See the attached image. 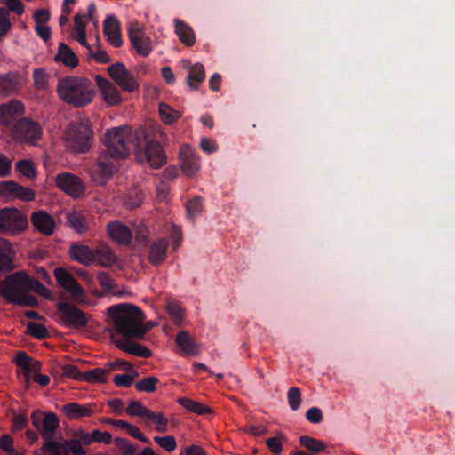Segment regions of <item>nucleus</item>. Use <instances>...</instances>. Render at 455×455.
<instances>
[{
  "instance_id": "obj_14",
  "label": "nucleus",
  "mask_w": 455,
  "mask_h": 455,
  "mask_svg": "<svg viewBox=\"0 0 455 455\" xmlns=\"http://www.w3.org/2000/svg\"><path fill=\"white\" fill-rule=\"evenodd\" d=\"M57 309L60 314L62 322L69 327H83L87 323L85 314L75 305L60 302Z\"/></svg>"
},
{
  "instance_id": "obj_58",
  "label": "nucleus",
  "mask_w": 455,
  "mask_h": 455,
  "mask_svg": "<svg viewBox=\"0 0 455 455\" xmlns=\"http://www.w3.org/2000/svg\"><path fill=\"white\" fill-rule=\"evenodd\" d=\"M133 382V378L129 374H118L114 377V383L117 387H130Z\"/></svg>"
},
{
  "instance_id": "obj_33",
  "label": "nucleus",
  "mask_w": 455,
  "mask_h": 455,
  "mask_svg": "<svg viewBox=\"0 0 455 455\" xmlns=\"http://www.w3.org/2000/svg\"><path fill=\"white\" fill-rule=\"evenodd\" d=\"M204 78L205 71L204 66L202 64H196L189 68L187 83L190 88L197 89Z\"/></svg>"
},
{
  "instance_id": "obj_19",
  "label": "nucleus",
  "mask_w": 455,
  "mask_h": 455,
  "mask_svg": "<svg viewBox=\"0 0 455 455\" xmlns=\"http://www.w3.org/2000/svg\"><path fill=\"white\" fill-rule=\"evenodd\" d=\"M68 255L76 262L84 266H90L95 261V253L88 245L81 243L70 244Z\"/></svg>"
},
{
  "instance_id": "obj_60",
  "label": "nucleus",
  "mask_w": 455,
  "mask_h": 455,
  "mask_svg": "<svg viewBox=\"0 0 455 455\" xmlns=\"http://www.w3.org/2000/svg\"><path fill=\"white\" fill-rule=\"evenodd\" d=\"M2 2L5 4L9 9L19 15L24 12V5L20 0H2Z\"/></svg>"
},
{
  "instance_id": "obj_7",
  "label": "nucleus",
  "mask_w": 455,
  "mask_h": 455,
  "mask_svg": "<svg viewBox=\"0 0 455 455\" xmlns=\"http://www.w3.org/2000/svg\"><path fill=\"white\" fill-rule=\"evenodd\" d=\"M53 275L59 286L68 293L75 302L81 306L89 304L90 299L70 269L56 267Z\"/></svg>"
},
{
  "instance_id": "obj_39",
  "label": "nucleus",
  "mask_w": 455,
  "mask_h": 455,
  "mask_svg": "<svg viewBox=\"0 0 455 455\" xmlns=\"http://www.w3.org/2000/svg\"><path fill=\"white\" fill-rule=\"evenodd\" d=\"M149 409L137 401H132L126 408V413L130 416H137L146 419L149 412Z\"/></svg>"
},
{
  "instance_id": "obj_1",
  "label": "nucleus",
  "mask_w": 455,
  "mask_h": 455,
  "mask_svg": "<svg viewBox=\"0 0 455 455\" xmlns=\"http://www.w3.org/2000/svg\"><path fill=\"white\" fill-rule=\"evenodd\" d=\"M103 141L106 152L99 156L96 165L100 183H103L117 170L116 162L129 156L131 145L138 147L136 132L134 133L128 126L108 129L103 136Z\"/></svg>"
},
{
  "instance_id": "obj_54",
  "label": "nucleus",
  "mask_w": 455,
  "mask_h": 455,
  "mask_svg": "<svg viewBox=\"0 0 455 455\" xmlns=\"http://www.w3.org/2000/svg\"><path fill=\"white\" fill-rule=\"evenodd\" d=\"M50 19V12L47 9H39L36 10L34 13V20L36 23V26L45 25V23Z\"/></svg>"
},
{
  "instance_id": "obj_2",
  "label": "nucleus",
  "mask_w": 455,
  "mask_h": 455,
  "mask_svg": "<svg viewBox=\"0 0 455 455\" xmlns=\"http://www.w3.org/2000/svg\"><path fill=\"white\" fill-rule=\"evenodd\" d=\"M31 291L44 297L48 295V290L40 282L23 271L15 272L0 281V294L11 303L35 306L36 299L28 295Z\"/></svg>"
},
{
  "instance_id": "obj_47",
  "label": "nucleus",
  "mask_w": 455,
  "mask_h": 455,
  "mask_svg": "<svg viewBox=\"0 0 455 455\" xmlns=\"http://www.w3.org/2000/svg\"><path fill=\"white\" fill-rule=\"evenodd\" d=\"M40 370L41 363L36 360H32L28 367L22 370L26 378L27 385L28 384L30 379H34L35 375H37L40 372Z\"/></svg>"
},
{
  "instance_id": "obj_46",
  "label": "nucleus",
  "mask_w": 455,
  "mask_h": 455,
  "mask_svg": "<svg viewBox=\"0 0 455 455\" xmlns=\"http://www.w3.org/2000/svg\"><path fill=\"white\" fill-rule=\"evenodd\" d=\"M287 395L291 409L298 410L301 403L300 390L298 387H291L289 389Z\"/></svg>"
},
{
  "instance_id": "obj_48",
  "label": "nucleus",
  "mask_w": 455,
  "mask_h": 455,
  "mask_svg": "<svg viewBox=\"0 0 455 455\" xmlns=\"http://www.w3.org/2000/svg\"><path fill=\"white\" fill-rule=\"evenodd\" d=\"M14 91V83L8 76H0V96L9 95Z\"/></svg>"
},
{
  "instance_id": "obj_45",
  "label": "nucleus",
  "mask_w": 455,
  "mask_h": 455,
  "mask_svg": "<svg viewBox=\"0 0 455 455\" xmlns=\"http://www.w3.org/2000/svg\"><path fill=\"white\" fill-rule=\"evenodd\" d=\"M284 436L278 435L277 436L268 438L267 440V445L268 449L275 455H280L283 451V441Z\"/></svg>"
},
{
  "instance_id": "obj_23",
  "label": "nucleus",
  "mask_w": 455,
  "mask_h": 455,
  "mask_svg": "<svg viewBox=\"0 0 455 455\" xmlns=\"http://www.w3.org/2000/svg\"><path fill=\"white\" fill-rule=\"evenodd\" d=\"M31 221L37 231L46 235H52L55 229L53 218L44 211L34 212Z\"/></svg>"
},
{
  "instance_id": "obj_6",
  "label": "nucleus",
  "mask_w": 455,
  "mask_h": 455,
  "mask_svg": "<svg viewBox=\"0 0 455 455\" xmlns=\"http://www.w3.org/2000/svg\"><path fill=\"white\" fill-rule=\"evenodd\" d=\"M92 130L88 120L74 122L66 130L64 140L74 151L84 152L89 149Z\"/></svg>"
},
{
  "instance_id": "obj_11",
  "label": "nucleus",
  "mask_w": 455,
  "mask_h": 455,
  "mask_svg": "<svg viewBox=\"0 0 455 455\" xmlns=\"http://www.w3.org/2000/svg\"><path fill=\"white\" fill-rule=\"evenodd\" d=\"M12 137L16 140L35 145L42 137V129L38 124L22 119L13 126Z\"/></svg>"
},
{
  "instance_id": "obj_27",
  "label": "nucleus",
  "mask_w": 455,
  "mask_h": 455,
  "mask_svg": "<svg viewBox=\"0 0 455 455\" xmlns=\"http://www.w3.org/2000/svg\"><path fill=\"white\" fill-rule=\"evenodd\" d=\"M14 251L6 240L0 237V270L11 271L13 265Z\"/></svg>"
},
{
  "instance_id": "obj_5",
  "label": "nucleus",
  "mask_w": 455,
  "mask_h": 455,
  "mask_svg": "<svg viewBox=\"0 0 455 455\" xmlns=\"http://www.w3.org/2000/svg\"><path fill=\"white\" fill-rule=\"evenodd\" d=\"M136 158L139 163L148 165L153 169H158L167 162L165 153L162 146L152 140H149L148 132L144 129L136 132Z\"/></svg>"
},
{
  "instance_id": "obj_3",
  "label": "nucleus",
  "mask_w": 455,
  "mask_h": 455,
  "mask_svg": "<svg viewBox=\"0 0 455 455\" xmlns=\"http://www.w3.org/2000/svg\"><path fill=\"white\" fill-rule=\"evenodd\" d=\"M108 313L118 333L127 339H141L147 332L143 312L132 304L110 307Z\"/></svg>"
},
{
  "instance_id": "obj_40",
  "label": "nucleus",
  "mask_w": 455,
  "mask_h": 455,
  "mask_svg": "<svg viewBox=\"0 0 455 455\" xmlns=\"http://www.w3.org/2000/svg\"><path fill=\"white\" fill-rule=\"evenodd\" d=\"M158 379L155 376H150L135 384L136 388L141 392L152 393L156 389Z\"/></svg>"
},
{
  "instance_id": "obj_25",
  "label": "nucleus",
  "mask_w": 455,
  "mask_h": 455,
  "mask_svg": "<svg viewBox=\"0 0 455 455\" xmlns=\"http://www.w3.org/2000/svg\"><path fill=\"white\" fill-rule=\"evenodd\" d=\"M104 33L108 36L110 44L114 47H119L122 44L120 24L116 18L110 16L106 19Z\"/></svg>"
},
{
  "instance_id": "obj_15",
  "label": "nucleus",
  "mask_w": 455,
  "mask_h": 455,
  "mask_svg": "<svg viewBox=\"0 0 455 455\" xmlns=\"http://www.w3.org/2000/svg\"><path fill=\"white\" fill-rule=\"evenodd\" d=\"M180 168L188 177H195L200 170V159L188 144L180 147Z\"/></svg>"
},
{
  "instance_id": "obj_38",
  "label": "nucleus",
  "mask_w": 455,
  "mask_h": 455,
  "mask_svg": "<svg viewBox=\"0 0 455 455\" xmlns=\"http://www.w3.org/2000/svg\"><path fill=\"white\" fill-rule=\"evenodd\" d=\"M145 420L154 424L156 430L159 433H165L167 431L168 419L163 413H155L149 411Z\"/></svg>"
},
{
  "instance_id": "obj_59",
  "label": "nucleus",
  "mask_w": 455,
  "mask_h": 455,
  "mask_svg": "<svg viewBox=\"0 0 455 455\" xmlns=\"http://www.w3.org/2000/svg\"><path fill=\"white\" fill-rule=\"evenodd\" d=\"M27 424V418L24 414H17L13 417V424L12 427V431L13 433L19 432L22 430Z\"/></svg>"
},
{
  "instance_id": "obj_16",
  "label": "nucleus",
  "mask_w": 455,
  "mask_h": 455,
  "mask_svg": "<svg viewBox=\"0 0 455 455\" xmlns=\"http://www.w3.org/2000/svg\"><path fill=\"white\" fill-rule=\"evenodd\" d=\"M95 82L100 94L108 106H116L122 102L121 94L112 82L100 76H95Z\"/></svg>"
},
{
  "instance_id": "obj_22",
  "label": "nucleus",
  "mask_w": 455,
  "mask_h": 455,
  "mask_svg": "<svg viewBox=\"0 0 455 455\" xmlns=\"http://www.w3.org/2000/svg\"><path fill=\"white\" fill-rule=\"evenodd\" d=\"M23 113V106L19 100H11L0 106V124L8 126Z\"/></svg>"
},
{
  "instance_id": "obj_57",
  "label": "nucleus",
  "mask_w": 455,
  "mask_h": 455,
  "mask_svg": "<svg viewBox=\"0 0 455 455\" xmlns=\"http://www.w3.org/2000/svg\"><path fill=\"white\" fill-rule=\"evenodd\" d=\"M306 417L312 423H319L323 419V413L319 408L312 407L307 411Z\"/></svg>"
},
{
  "instance_id": "obj_26",
  "label": "nucleus",
  "mask_w": 455,
  "mask_h": 455,
  "mask_svg": "<svg viewBox=\"0 0 455 455\" xmlns=\"http://www.w3.org/2000/svg\"><path fill=\"white\" fill-rule=\"evenodd\" d=\"M175 33L180 41L186 46H192L196 43V34L193 28L181 20L175 19Z\"/></svg>"
},
{
  "instance_id": "obj_28",
  "label": "nucleus",
  "mask_w": 455,
  "mask_h": 455,
  "mask_svg": "<svg viewBox=\"0 0 455 455\" xmlns=\"http://www.w3.org/2000/svg\"><path fill=\"white\" fill-rule=\"evenodd\" d=\"M176 342L179 347L187 355H197L200 353L198 344L187 331L180 332L176 337Z\"/></svg>"
},
{
  "instance_id": "obj_52",
  "label": "nucleus",
  "mask_w": 455,
  "mask_h": 455,
  "mask_svg": "<svg viewBox=\"0 0 455 455\" xmlns=\"http://www.w3.org/2000/svg\"><path fill=\"white\" fill-rule=\"evenodd\" d=\"M167 310L175 323H179L183 320V311L177 304L169 303Z\"/></svg>"
},
{
  "instance_id": "obj_41",
  "label": "nucleus",
  "mask_w": 455,
  "mask_h": 455,
  "mask_svg": "<svg viewBox=\"0 0 455 455\" xmlns=\"http://www.w3.org/2000/svg\"><path fill=\"white\" fill-rule=\"evenodd\" d=\"M299 442L301 445L313 452H320L325 449V445L321 441L310 436H301Z\"/></svg>"
},
{
  "instance_id": "obj_37",
  "label": "nucleus",
  "mask_w": 455,
  "mask_h": 455,
  "mask_svg": "<svg viewBox=\"0 0 455 455\" xmlns=\"http://www.w3.org/2000/svg\"><path fill=\"white\" fill-rule=\"evenodd\" d=\"M178 402L186 410L195 412L198 415H204L206 413H210L212 411L209 407L194 400H190L188 398H180Z\"/></svg>"
},
{
  "instance_id": "obj_64",
  "label": "nucleus",
  "mask_w": 455,
  "mask_h": 455,
  "mask_svg": "<svg viewBox=\"0 0 455 455\" xmlns=\"http://www.w3.org/2000/svg\"><path fill=\"white\" fill-rule=\"evenodd\" d=\"M200 147L201 148L206 152V153H213L216 151L217 149V145L216 143L212 140H209L207 138H203L200 141Z\"/></svg>"
},
{
  "instance_id": "obj_9",
  "label": "nucleus",
  "mask_w": 455,
  "mask_h": 455,
  "mask_svg": "<svg viewBox=\"0 0 455 455\" xmlns=\"http://www.w3.org/2000/svg\"><path fill=\"white\" fill-rule=\"evenodd\" d=\"M108 73L123 91L128 92L138 91L140 86L138 78L133 76L123 63L116 62L108 66Z\"/></svg>"
},
{
  "instance_id": "obj_10",
  "label": "nucleus",
  "mask_w": 455,
  "mask_h": 455,
  "mask_svg": "<svg viewBox=\"0 0 455 455\" xmlns=\"http://www.w3.org/2000/svg\"><path fill=\"white\" fill-rule=\"evenodd\" d=\"M128 34L132 45L139 55L146 57L152 52V41L139 23L131 22Z\"/></svg>"
},
{
  "instance_id": "obj_31",
  "label": "nucleus",
  "mask_w": 455,
  "mask_h": 455,
  "mask_svg": "<svg viewBox=\"0 0 455 455\" xmlns=\"http://www.w3.org/2000/svg\"><path fill=\"white\" fill-rule=\"evenodd\" d=\"M167 245L165 239H159L155 242L150 247L148 256L150 262L156 265L161 263L165 258Z\"/></svg>"
},
{
  "instance_id": "obj_51",
  "label": "nucleus",
  "mask_w": 455,
  "mask_h": 455,
  "mask_svg": "<svg viewBox=\"0 0 455 455\" xmlns=\"http://www.w3.org/2000/svg\"><path fill=\"white\" fill-rule=\"evenodd\" d=\"M97 279L104 291H110L114 288V280L107 273H99Z\"/></svg>"
},
{
  "instance_id": "obj_35",
  "label": "nucleus",
  "mask_w": 455,
  "mask_h": 455,
  "mask_svg": "<svg viewBox=\"0 0 455 455\" xmlns=\"http://www.w3.org/2000/svg\"><path fill=\"white\" fill-rule=\"evenodd\" d=\"M68 445L67 440H52V438L44 442V448L52 455H68Z\"/></svg>"
},
{
  "instance_id": "obj_56",
  "label": "nucleus",
  "mask_w": 455,
  "mask_h": 455,
  "mask_svg": "<svg viewBox=\"0 0 455 455\" xmlns=\"http://www.w3.org/2000/svg\"><path fill=\"white\" fill-rule=\"evenodd\" d=\"M63 374L67 377L82 381L83 372H80L75 365H65L63 367Z\"/></svg>"
},
{
  "instance_id": "obj_13",
  "label": "nucleus",
  "mask_w": 455,
  "mask_h": 455,
  "mask_svg": "<svg viewBox=\"0 0 455 455\" xmlns=\"http://www.w3.org/2000/svg\"><path fill=\"white\" fill-rule=\"evenodd\" d=\"M31 421L45 441L53 437L59 427V420L54 413L44 414L41 411H34L31 414Z\"/></svg>"
},
{
  "instance_id": "obj_34",
  "label": "nucleus",
  "mask_w": 455,
  "mask_h": 455,
  "mask_svg": "<svg viewBox=\"0 0 455 455\" xmlns=\"http://www.w3.org/2000/svg\"><path fill=\"white\" fill-rule=\"evenodd\" d=\"M108 374L109 371L107 369L95 368L83 372L82 381H86L92 384L104 383L107 380Z\"/></svg>"
},
{
  "instance_id": "obj_42",
  "label": "nucleus",
  "mask_w": 455,
  "mask_h": 455,
  "mask_svg": "<svg viewBox=\"0 0 455 455\" xmlns=\"http://www.w3.org/2000/svg\"><path fill=\"white\" fill-rule=\"evenodd\" d=\"M18 171L28 179H34L36 177V167L30 160H21L17 163Z\"/></svg>"
},
{
  "instance_id": "obj_62",
  "label": "nucleus",
  "mask_w": 455,
  "mask_h": 455,
  "mask_svg": "<svg viewBox=\"0 0 455 455\" xmlns=\"http://www.w3.org/2000/svg\"><path fill=\"white\" fill-rule=\"evenodd\" d=\"M127 434H129L131 436L143 442V443H148V439L144 435V434L139 429L138 427L130 424L129 427L126 430Z\"/></svg>"
},
{
  "instance_id": "obj_44",
  "label": "nucleus",
  "mask_w": 455,
  "mask_h": 455,
  "mask_svg": "<svg viewBox=\"0 0 455 455\" xmlns=\"http://www.w3.org/2000/svg\"><path fill=\"white\" fill-rule=\"evenodd\" d=\"M34 83L36 88L44 90L47 87L49 75L42 68H36L33 72Z\"/></svg>"
},
{
  "instance_id": "obj_43",
  "label": "nucleus",
  "mask_w": 455,
  "mask_h": 455,
  "mask_svg": "<svg viewBox=\"0 0 455 455\" xmlns=\"http://www.w3.org/2000/svg\"><path fill=\"white\" fill-rule=\"evenodd\" d=\"M155 442L165 451L171 452L177 447V443L172 435L155 436Z\"/></svg>"
},
{
  "instance_id": "obj_49",
  "label": "nucleus",
  "mask_w": 455,
  "mask_h": 455,
  "mask_svg": "<svg viewBox=\"0 0 455 455\" xmlns=\"http://www.w3.org/2000/svg\"><path fill=\"white\" fill-rule=\"evenodd\" d=\"M27 329L31 335L36 338L42 339L46 337L48 334L47 330L42 324L39 323H28Z\"/></svg>"
},
{
  "instance_id": "obj_61",
  "label": "nucleus",
  "mask_w": 455,
  "mask_h": 455,
  "mask_svg": "<svg viewBox=\"0 0 455 455\" xmlns=\"http://www.w3.org/2000/svg\"><path fill=\"white\" fill-rule=\"evenodd\" d=\"M93 442H101L104 443H109L112 440V436L108 432H102L100 430L92 431Z\"/></svg>"
},
{
  "instance_id": "obj_32",
  "label": "nucleus",
  "mask_w": 455,
  "mask_h": 455,
  "mask_svg": "<svg viewBox=\"0 0 455 455\" xmlns=\"http://www.w3.org/2000/svg\"><path fill=\"white\" fill-rule=\"evenodd\" d=\"M158 113L161 120L165 124H172L181 117V112L173 109L166 103L161 102L158 105Z\"/></svg>"
},
{
  "instance_id": "obj_36",
  "label": "nucleus",
  "mask_w": 455,
  "mask_h": 455,
  "mask_svg": "<svg viewBox=\"0 0 455 455\" xmlns=\"http://www.w3.org/2000/svg\"><path fill=\"white\" fill-rule=\"evenodd\" d=\"M116 346L120 349H122L125 352H128L132 355H134L147 358V357H149L151 355V352L148 348H147L146 347L141 346L140 344L125 343V342L117 341Z\"/></svg>"
},
{
  "instance_id": "obj_21",
  "label": "nucleus",
  "mask_w": 455,
  "mask_h": 455,
  "mask_svg": "<svg viewBox=\"0 0 455 455\" xmlns=\"http://www.w3.org/2000/svg\"><path fill=\"white\" fill-rule=\"evenodd\" d=\"M55 62L68 68H75L79 65V59L75 52L65 43H60L54 55Z\"/></svg>"
},
{
  "instance_id": "obj_20",
  "label": "nucleus",
  "mask_w": 455,
  "mask_h": 455,
  "mask_svg": "<svg viewBox=\"0 0 455 455\" xmlns=\"http://www.w3.org/2000/svg\"><path fill=\"white\" fill-rule=\"evenodd\" d=\"M67 220L69 228L79 235H84L90 229L89 215L83 211L69 212L67 214Z\"/></svg>"
},
{
  "instance_id": "obj_29",
  "label": "nucleus",
  "mask_w": 455,
  "mask_h": 455,
  "mask_svg": "<svg viewBox=\"0 0 455 455\" xmlns=\"http://www.w3.org/2000/svg\"><path fill=\"white\" fill-rule=\"evenodd\" d=\"M95 260L102 267H109L118 263V257L107 245H100L95 251Z\"/></svg>"
},
{
  "instance_id": "obj_24",
  "label": "nucleus",
  "mask_w": 455,
  "mask_h": 455,
  "mask_svg": "<svg viewBox=\"0 0 455 455\" xmlns=\"http://www.w3.org/2000/svg\"><path fill=\"white\" fill-rule=\"evenodd\" d=\"M62 411L66 416L70 419H77L83 417H90L96 412V405L88 403L81 405L76 403H71L64 405Z\"/></svg>"
},
{
  "instance_id": "obj_4",
  "label": "nucleus",
  "mask_w": 455,
  "mask_h": 455,
  "mask_svg": "<svg viewBox=\"0 0 455 455\" xmlns=\"http://www.w3.org/2000/svg\"><path fill=\"white\" fill-rule=\"evenodd\" d=\"M57 92L63 101L76 107L87 105L93 99L91 82L81 76H68L61 79L58 83Z\"/></svg>"
},
{
  "instance_id": "obj_63",
  "label": "nucleus",
  "mask_w": 455,
  "mask_h": 455,
  "mask_svg": "<svg viewBox=\"0 0 455 455\" xmlns=\"http://www.w3.org/2000/svg\"><path fill=\"white\" fill-rule=\"evenodd\" d=\"M68 452L71 451L74 455H85V451L77 440L68 441Z\"/></svg>"
},
{
  "instance_id": "obj_30",
  "label": "nucleus",
  "mask_w": 455,
  "mask_h": 455,
  "mask_svg": "<svg viewBox=\"0 0 455 455\" xmlns=\"http://www.w3.org/2000/svg\"><path fill=\"white\" fill-rule=\"evenodd\" d=\"M74 23L75 24L72 32V37L76 38L79 42V44L87 48V50H90V45L86 41L85 17L84 15L76 14L74 19Z\"/></svg>"
},
{
  "instance_id": "obj_17",
  "label": "nucleus",
  "mask_w": 455,
  "mask_h": 455,
  "mask_svg": "<svg viewBox=\"0 0 455 455\" xmlns=\"http://www.w3.org/2000/svg\"><path fill=\"white\" fill-rule=\"evenodd\" d=\"M56 183L60 189L74 197L80 196L84 191L82 180L71 173L59 174L56 177Z\"/></svg>"
},
{
  "instance_id": "obj_50",
  "label": "nucleus",
  "mask_w": 455,
  "mask_h": 455,
  "mask_svg": "<svg viewBox=\"0 0 455 455\" xmlns=\"http://www.w3.org/2000/svg\"><path fill=\"white\" fill-rule=\"evenodd\" d=\"M11 28V22L9 19L8 12L0 8V39Z\"/></svg>"
},
{
  "instance_id": "obj_8",
  "label": "nucleus",
  "mask_w": 455,
  "mask_h": 455,
  "mask_svg": "<svg viewBox=\"0 0 455 455\" xmlns=\"http://www.w3.org/2000/svg\"><path fill=\"white\" fill-rule=\"evenodd\" d=\"M28 227L27 217L15 208L0 210V232L16 235Z\"/></svg>"
},
{
  "instance_id": "obj_18",
  "label": "nucleus",
  "mask_w": 455,
  "mask_h": 455,
  "mask_svg": "<svg viewBox=\"0 0 455 455\" xmlns=\"http://www.w3.org/2000/svg\"><path fill=\"white\" fill-rule=\"evenodd\" d=\"M108 236L115 243L121 245H128L131 243L132 235L130 228L119 220L109 222L106 226Z\"/></svg>"
},
{
  "instance_id": "obj_12",
  "label": "nucleus",
  "mask_w": 455,
  "mask_h": 455,
  "mask_svg": "<svg viewBox=\"0 0 455 455\" xmlns=\"http://www.w3.org/2000/svg\"><path fill=\"white\" fill-rule=\"evenodd\" d=\"M0 199L4 201L20 199L28 202L35 199V192L12 180L0 181Z\"/></svg>"
},
{
  "instance_id": "obj_53",
  "label": "nucleus",
  "mask_w": 455,
  "mask_h": 455,
  "mask_svg": "<svg viewBox=\"0 0 455 455\" xmlns=\"http://www.w3.org/2000/svg\"><path fill=\"white\" fill-rule=\"evenodd\" d=\"M0 449L6 452L8 455L12 452L15 449L13 446V439L8 435H4L0 437Z\"/></svg>"
},
{
  "instance_id": "obj_55",
  "label": "nucleus",
  "mask_w": 455,
  "mask_h": 455,
  "mask_svg": "<svg viewBox=\"0 0 455 455\" xmlns=\"http://www.w3.org/2000/svg\"><path fill=\"white\" fill-rule=\"evenodd\" d=\"M188 213L191 217L197 215L202 210V203L199 198H194L187 205Z\"/></svg>"
}]
</instances>
